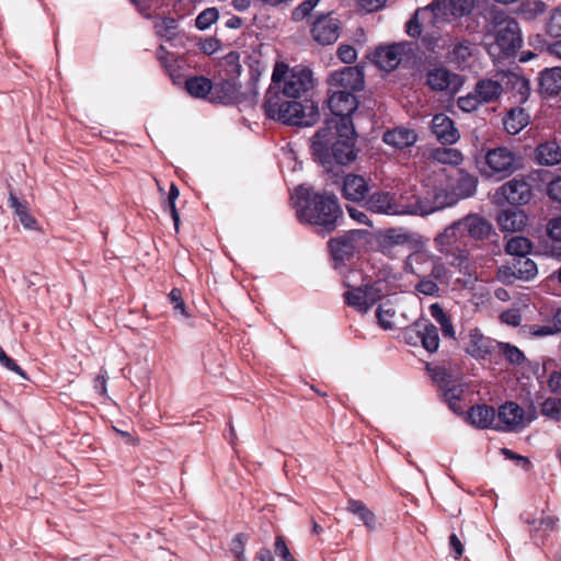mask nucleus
Here are the masks:
<instances>
[{
  "label": "nucleus",
  "instance_id": "obj_2",
  "mask_svg": "<svg viewBox=\"0 0 561 561\" xmlns=\"http://www.w3.org/2000/svg\"><path fill=\"white\" fill-rule=\"evenodd\" d=\"M295 206L301 222L320 227L327 232L333 231L343 216L335 195L314 192L304 185L295 191Z\"/></svg>",
  "mask_w": 561,
  "mask_h": 561
},
{
  "label": "nucleus",
  "instance_id": "obj_1",
  "mask_svg": "<svg viewBox=\"0 0 561 561\" xmlns=\"http://www.w3.org/2000/svg\"><path fill=\"white\" fill-rule=\"evenodd\" d=\"M313 156L324 165L332 160L347 164L355 160V129L351 118L328 119L311 139Z\"/></svg>",
  "mask_w": 561,
  "mask_h": 561
},
{
  "label": "nucleus",
  "instance_id": "obj_21",
  "mask_svg": "<svg viewBox=\"0 0 561 561\" xmlns=\"http://www.w3.org/2000/svg\"><path fill=\"white\" fill-rule=\"evenodd\" d=\"M211 102L232 104L241 101L240 84L237 79L224 78L220 82L213 84Z\"/></svg>",
  "mask_w": 561,
  "mask_h": 561
},
{
  "label": "nucleus",
  "instance_id": "obj_23",
  "mask_svg": "<svg viewBox=\"0 0 561 561\" xmlns=\"http://www.w3.org/2000/svg\"><path fill=\"white\" fill-rule=\"evenodd\" d=\"M497 194L511 205L523 206L526 198V176H516L500 186Z\"/></svg>",
  "mask_w": 561,
  "mask_h": 561
},
{
  "label": "nucleus",
  "instance_id": "obj_14",
  "mask_svg": "<svg viewBox=\"0 0 561 561\" xmlns=\"http://www.w3.org/2000/svg\"><path fill=\"white\" fill-rule=\"evenodd\" d=\"M359 239L360 232L357 230H352L343 236L331 239L329 248L333 260L336 263L351 260L357 252Z\"/></svg>",
  "mask_w": 561,
  "mask_h": 561
},
{
  "label": "nucleus",
  "instance_id": "obj_62",
  "mask_svg": "<svg viewBox=\"0 0 561 561\" xmlns=\"http://www.w3.org/2000/svg\"><path fill=\"white\" fill-rule=\"evenodd\" d=\"M547 10L545 2L540 0H528V19L542 14Z\"/></svg>",
  "mask_w": 561,
  "mask_h": 561
},
{
  "label": "nucleus",
  "instance_id": "obj_39",
  "mask_svg": "<svg viewBox=\"0 0 561 561\" xmlns=\"http://www.w3.org/2000/svg\"><path fill=\"white\" fill-rule=\"evenodd\" d=\"M548 172L535 171L528 174V179L536 181L537 179L547 182V193L549 197L561 203V176L548 179Z\"/></svg>",
  "mask_w": 561,
  "mask_h": 561
},
{
  "label": "nucleus",
  "instance_id": "obj_56",
  "mask_svg": "<svg viewBox=\"0 0 561 561\" xmlns=\"http://www.w3.org/2000/svg\"><path fill=\"white\" fill-rule=\"evenodd\" d=\"M320 0H306L294 10V19L302 20L316 8Z\"/></svg>",
  "mask_w": 561,
  "mask_h": 561
},
{
  "label": "nucleus",
  "instance_id": "obj_17",
  "mask_svg": "<svg viewBox=\"0 0 561 561\" xmlns=\"http://www.w3.org/2000/svg\"><path fill=\"white\" fill-rule=\"evenodd\" d=\"M524 419V410L514 402H506L496 413V431H516Z\"/></svg>",
  "mask_w": 561,
  "mask_h": 561
},
{
  "label": "nucleus",
  "instance_id": "obj_3",
  "mask_svg": "<svg viewBox=\"0 0 561 561\" xmlns=\"http://www.w3.org/2000/svg\"><path fill=\"white\" fill-rule=\"evenodd\" d=\"M284 98L278 91H267L263 108L268 118L296 126H311L317 122L319 112L316 105H304Z\"/></svg>",
  "mask_w": 561,
  "mask_h": 561
},
{
  "label": "nucleus",
  "instance_id": "obj_27",
  "mask_svg": "<svg viewBox=\"0 0 561 561\" xmlns=\"http://www.w3.org/2000/svg\"><path fill=\"white\" fill-rule=\"evenodd\" d=\"M382 140L397 149H403L416 142L417 134L413 129L397 127L386 131Z\"/></svg>",
  "mask_w": 561,
  "mask_h": 561
},
{
  "label": "nucleus",
  "instance_id": "obj_35",
  "mask_svg": "<svg viewBox=\"0 0 561 561\" xmlns=\"http://www.w3.org/2000/svg\"><path fill=\"white\" fill-rule=\"evenodd\" d=\"M185 88L188 94L194 98L205 99L213 94V82L204 76L188 78Z\"/></svg>",
  "mask_w": 561,
  "mask_h": 561
},
{
  "label": "nucleus",
  "instance_id": "obj_64",
  "mask_svg": "<svg viewBox=\"0 0 561 561\" xmlns=\"http://www.w3.org/2000/svg\"><path fill=\"white\" fill-rule=\"evenodd\" d=\"M449 546L455 552V559H459L463 553V546L456 534L449 536Z\"/></svg>",
  "mask_w": 561,
  "mask_h": 561
},
{
  "label": "nucleus",
  "instance_id": "obj_33",
  "mask_svg": "<svg viewBox=\"0 0 561 561\" xmlns=\"http://www.w3.org/2000/svg\"><path fill=\"white\" fill-rule=\"evenodd\" d=\"M9 204L14 209V214L19 218L21 225L26 229H36V219L28 214V203L19 201L13 192L9 193Z\"/></svg>",
  "mask_w": 561,
  "mask_h": 561
},
{
  "label": "nucleus",
  "instance_id": "obj_12",
  "mask_svg": "<svg viewBox=\"0 0 561 561\" xmlns=\"http://www.w3.org/2000/svg\"><path fill=\"white\" fill-rule=\"evenodd\" d=\"M331 89L354 92L360 91L365 85V75L363 68L358 66L344 67L341 70L332 72L328 79Z\"/></svg>",
  "mask_w": 561,
  "mask_h": 561
},
{
  "label": "nucleus",
  "instance_id": "obj_18",
  "mask_svg": "<svg viewBox=\"0 0 561 561\" xmlns=\"http://www.w3.org/2000/svg\"><path fill=\"white\" fill-rule=\"evenodd\" d=\"M432 133L442 145H454L460 135L454 121L446 114H436L432 119Z\"/></svg>",
  "mask_w": 561,
  "mask_h": 561
},
{
  "label": "nucleus",
  "instance_id": "obj_25",
  "mask_svg": "<svg viewBox=\"0 0 561 561\" xmlns=\"http://www.w3.org/2000/svg\"><path fill=\"white\" fill-rule=\"evenodd\" d=\"M468 420L470 424L478 428L495 430L496 412L493 407L486 404H478L469 410Z\"/></svg>",
  "mask_w": 561,
  "mask_h": 561
},
{
  "label": "nucleus",
  "instance_id": "obj_47",
  "mask_svg": "<svg viewBox=\"0 0 561 561\" xmlns=\"http://www.w3.org/2000/svg\"><path fill=\"white\" fill-rule=\"evenodd\" d=\"M496 347L497 352L512 364H519L524 359V353L514 345L497 342Z\"/></svg>",
  "mask_w": 561,
  "mask_h": 561
},
{
  "label": "nucleus",
  "instance_id": "obj_30",
  "mask_svg": "<svg viewBox=\"0 0 561 561\" xmlns=\"http://www.w3.org/2000/svg\"><path fill=\"white\" fill-rule=\"evenodd\" d=\"M539 89L541 93L557 95L561 91V68L553 67L540 73Z\"/></svg>",
  "mask_w": 561,
  "mask_h": 561
},
{
  "label": "nucleus",
  "instance_id": "obj_40",
  "mask_svg": "<svg viewBox=\"0 0 561 561\" xmlns=\"http://www.w3.org/2000/svg\"><path fill=\"white\" fill-rule=\"evenodd\" d=\"M220 68L225 78L237 79L241 75L240 55L237 51H230L220 60Z\"/></svg>",
  "mask_w": 561,
  "mask_h": 561
},
{
  "label": "nucleus",
  "instance_id": "obj_19",
  "mask_svg": "<svg viewBox=\"0 0 561 561\" xmlns=\"http://www.w3.org/2000/svg\"><path fill=\"white\" fill-rule=\"evenodd\" d=\"M461 227L470 238L476 241H483L492 236H496L492 225L478 214H470L460 219Z\"/></svg>",
  "mask_w": 561,
  "mask_h": 561
},
{
  "label": "nucleus",
  "instance_id": "obj_15",
  "mask_svg": "<svg viewBox=\"0 0 561 561\" xmlns=\"http://www.w3.org/2000/svg\"><path fill=\"white\" fill-rule=\"evenodd\" d=\"M394 213L396 216H425L424 195L414 188L394 195Z\"/></svg>",
  "mask_w": 561,
  "mask_h": 561
},
{
  "label": "nucleus",
  "instance_id": "obj_45",
  "mask_svg": "<svg viewBox=\"0 0 561 561\" xmlns=\"http://www.w3.org/2000/svg\"><path fill=\"white\" fill-rule=\"evenodd\" d=\"M506 252L512 256L511 261H523L526 256V238L517 236L510 239L506 243Z\"/></svg>",
  "mask_w": 561,
  "mask_h": 561
},
{
  "label": "nucleus",
  "instance_id": "obj_9",
  "mask_svg": "<svg viewBox=\"0 0 561 561\" xmlns=\"http://www.w3.org/2000/svg\"><path fill=\"white\" fill-rule=\"evenodd\" d=\"M476 0H433L432 3L422 8L417 15L432 14L431 22L437 26L446 21L449 15L463 16L469 14L474 8Z\"/></svg>",
  "mask_w": 561,
  "mask_h": 561
},
{
  "label": "nucleus",
  "instance_id": "obj_49",
  "mask_svg": "<svg viewBox=\"0 0 561 561\" xmlns=\"http://www.w3.org/2000/svg\"><path fill=\"white\" fill-rule=\"evenodd\" d=\"M421 10L422 9H417L413 19H411L408 23L407 32L411 37H417L421 35L422 28L420 25V21L428 22L431 25H433V23L431 22V20L433 19V15L432 14L417 15Z\"/></svg>",
  "mask_w": 561,
  "mask_h": 561
},
{
  "label": "nucleus",
  "instance_id": "obj_16",
  "mask_svg": "<svg viewBox=\"0 0 561 561\" xmlns=\"http://www.w3.org/2000/svg\"><path fill=\"white\" fill-rule=\"evenodd\" d=\"M328 104L334 115L332 119L350 118V115L357 108V99L348 91L330 88Z\"/></svg>",
  "mask_w": 561,
  "mask_h": 561
},
{
  "label": "nucleus",
  "instance_id": "obj_22",
  "mask_svg": "<svg viewBox=\"0 0 561 561\" xmlns=\"http://www.w3.org/2000/svg\"><path fill=\"white\" fill-rule=\"evenodd\" d=\"M404 48L403 44L378 47L374 53V61L380 69L393 70L401 62Z\"/></svg>",
  "mask_w": 561,
  "mask_h": 561
},
{
  "label": "nucleus",
  "instance_id": "obj_60",
  "mask_svg": "<svg viewBox=\"0 0 561 561\" xmlns=\"http://www.w3.org/2000/svg\"><path fill=\"white\" fill-rule=\"evenodd\" d=\"M548 234L556 241H561V217L552 218L548 224Z\"/></svg>",
  "mask_w": 561,
  "mask_h": 561
},
{
  "label": "nucleus",
  "instance_id": "obj_61",
  "mask_svg": "<svg viewBox=\"0 0 561 561\" xmlns=\"http://www.w3.org/2000/svg\"><path fill=\"white\" fill-rule=\"evenodd\" d=\"M220 42L216 38L209 37L199 43V48L207 55L214 54L219 48Z\"/></svg>",
  "mask_w": 561,
  "mask_h": 561
},
{
  "label": "nucleus",
  "instance_id": "obj_57",
  "mask_svg": "<svg viewBox=\"0 0 561 561\" xmlns=\"http://www.w3.org/2000/svg\"><path fill=\"white\" fill-rule=\"evenodd\" d=\"M336 55L344 64H352L357 58L356 49L351 45H341L337 48Z\"/></svg>",
  "mask_w": 561,
  "mask_h": 561
},
{
  "label": "nucleus",
  "instance_id": "obj_37",
  "mask_svg": "<svg viewBox=\"0 0 561 561\" xmlns=\"http://www.w3.org/2000/svg\"><path fill=\"white\" fill-rule=\"evenodd\" d=\"M430 158L438 163L450 165H459L463 161V156L458 149L447 147L433 149Z\"/></svg>",
  "mask_w": 561,
  "mask_h": 561
},
{
  "label": "nucleus",
  "instance_id": "obj_34",
  "mask_svg": "<svg viewBox=\"0 0 561 561\" xmlns=\"http://www.w3.org/2000/svg\"><path fill=\"white\" fill-rule=\"evenodd\" d=\"M526 273V261H510L507 265L501 266L497 272V278L503 284H512L516 279H523Z\"/></svg>",
  "mask_w": 561,
  "mask_h": 561
},
{
  "label": "nucleus",
  "instance_id": "obj_51",
  "mask_svg": "<svg viewBox=\"0 0 561 561\" xmlns=\"http://www.w3.org/2000/svg\"><path fill=\"white\" fill-rule=\"evenodd\" d=\"M457 105L461 111L470 113L476 111L481 105V102L474 95V91H472L469 92L467 95L460 96L457 100Z\"/></svg>",
  "mask_w": 561,
  "mask_h": 561
},
{
  "label": "nucleus",
  "instance_id": "obj_24",
  "mask_svg": "<svg viewBox=\"0 0 561 561\" xmlns=\"http://www.w3.org/2000/svg\"><path fill=\"white\" fill-rule=\"evenodd\" d=\"M457 203L450 190L435 187L432 192H427L424 195L425 216L454 206Z\"/></svg>",
  "mask_w": 561,
  "mask_h": 561
},
{
  "label": "nucleus",
  "instance_id": "obj_11",
  "mask_svg": "<svg viewBox=\"0 0 561 561\" xmlns=\"http://www.w3.org/2000/svg\"><path fill=\"white\" fill-rule=\"evenodd\" d=\"M342 24L331 13L317 15L311 23L310 33L314 42L321 46L334 44L341 34Z\"/></svg>",
  "mask_w": 561,
  "mask_h": 561
},
{
  "label": "nucleus",
  "instance_id": "obj_5",
  "mask_svg": "<svg viewBox=\"0 0 561 561\" xmlns=\"http://www.w3.org/2000/svg\"><path fill=\"white\" fill-rule=\"evenodd\" d=\"M273 87L283 96L299 99L314 87L312 71L304 66L289 68L285 64H277L272 75Z\"/></svg>",
  "mask_w": 561,
  "mask_h": 561
},
{
  "label": "nucleus",
  "instance_id": "obj_44",
  "mask_svg": "<svg viewBox=\"0 0 561 561\" xmlns=\"http://www.w3.org/2000/svg\"><path fill=\"white\" fill-rule=\"evenodd\" d=\"M154 30L159 37L171 41L176 36L178 21L173 18H158L154 21Z\"/></svg>",
  "mask_w": 561,
  "mask_h": 561
},
{
  "label": "nucleus",
  "instance_id": "obj_7",
  "mask_svg": "<svg viewBox=\"0 0 561 561\" xmlns=\"http://www.w3.org/2000/svg\"><path fill=\"white\" fill-rule=\"evenodd\" d=\"M466 233L461 227L460 219L447 226L434 239L436 249L446 256L449 263L462 267L468 262V251L462 245Z\"/></svg>",
  "mask_w": 561,
  "mask_h": 561
},
{
  "label": "nucleus",
  "instance_id": "obj_52",
  "mask_svg": "<svg viewBox=\"0 0 561 561\" xmlns=\"http://www.w3.org/2000/svg\"><path fill=\"white\" fill-rule=\"evenodd\" d=\"M420 282L416 284L415 289L417 293L425 296H436L438 294V286L428 277H419Z\"/></svg>",
  "mask_w": 561,
  "mask_h": 561
},
{
  "label": "nucleus",
  "instance_id": "obj_59",
  "mask_svg": "<svg viewBox=\"0 0 561 561\" xmlns=\"http://www.w3.org/2000/svg\"><path fill=\"white\" fill-rule=\"evenodd\" d=\"M501 320L508 325L517 327L520 324L522 314L517 309H508L501 313Z\"/></svg>",
  "mask_w": 561,
  "mask_h": 561
},
{
  "label": "nucleus",
  "instance_id": "obj_10",
  "mask_svg": "<svg viewBox=\"0 0 561 561\" xmlns=\"http://www.w3.org/2000/svg\"><path fill=\"white\" fill-rule=\"evenodd\" d=\"M404 270L417 277H432L433 279H440L446 275L444 264L426 251L411 253L404 262Z\"/></svg>",
  "mask_w": 561,
  "mask_h": 561
},
{
  "label": "nucleus",
  "instance_id": "obj_38",
  "mask_svg": "<svg viewBox=\"0 0 561 561\" xmlns=\"http://www.w3.org/2000/svg\"><path fill=\"white\" fill-rule=\"evenodd\" d=\"M504 128L511 135H517L526 127L524 108H512L504 118Z\"/></svg>",
  "mask_w": 561,
  "mask_h": 561
},
{
  "label": "nucleus",
  "instance_id": "obj_53",
  "mask_svg": "<svg viewBox=\"0 0 561 561\" xmlns=\"http://www.w3.org/2000/svg\"><path fill=\"white\" fill-rule=\"evenodd\" d=\"M274 551L276 556H278L284 561H297L290 553L286 540L283 536H277L275 538Z\"/></svg>",
  "mask_w": 561,
  "mask_h": 561
},
{
  "label": "nucleus",
  "instance_id": "obj_13",
  "mask_svg": "<svg viewBox=\"0 0 561 561\" xmlns=\"http://www.w3.org/2000/svg\"><path fill=\"white\" fill-rule=\"evenodd\" d=\"M408 343L416 344L419 341L430 353H434L439 346L438 329L427 321H417L404 332Z\"/></svg>",
  "mask_w": 561,
  "mask_h": 561
},
{
  "label": "nucleus",
  "instance_id": "obj_8",
  "mask_svg": "<svg viewBox=\"0 0 561 561\" xmlns=\"http://www.w3.org/2000/svg\"><path fill=\"white\" fill-rule=\"evenodd\" d=\"M482 174L486 178L505 179L523 167V158L505 147L490 149L484 157Z\"/></svg>",
  "mask_w": 561,
  "mask_h": 561
},
{
  "label": "nucleus",
  "instance_id": "obj_54",
  "mask_svg": "<svg viewBox=\"0 0 561 561\" xmlns=\"http://www.w3.org/2000/svg\"><path fill=\"white\" fill-rule=\"evenodd\" d=\"M547 33L551 37H560L561 36V11L556 10L550 15V19L547 23L546 27Z\"/></svg>",
  "mask_w": 561,
  "mask_h": 561
},
{
  "label": "nucleus",
  "instance_id": "obj_58",
  "mask_svg": "<svg viewBox=\"0 0 561 561\" xmlns=\"http://www.w3.org/2000/svg\"><path fill=\"white\" fill-rule=\"evenodd\" d=\"M247 536L242 533L237 534L231 543V551L238 559H242L244 556V546Z\"/></svg>",
  "mask_w": 561,
  "mask_h": 561
},
{
  "label": "nucleus",
  "instance_id": "obj_42",
  "mask_svg": "<svg viewBox=\"0 0 561 561\" xmlns=\"http://www.w3.org/2000/svg\"><path fill=\"white\" fill-rule=\"evenodd\" d=\"M443 397L448 402L449 408L455 412H460V398L463 392L461 385L444 382L442 386Z\"/></svg>",
  "mask_w": 561,
  "mask_h": 561
},
{
  "label": "nucleus",
  "instance_id": "obj_26",
  "mask_svg": "<svg viewBox=\"0 0 561 561\" xmlns=\"http://www.w3.org/2000/svg\"><path fill=\"white\" fill-rule=\"evenodd\" d=\"M342 192L346 199L360 202L368 192V185L363 176L348 174L344 178Z\"/></svg>",
  "mask_w": 561,
  "mask_h": 561
},
{
  "label": "nucleus",
  "instance_id": "obj_31",
  "mask_svg": "<svg viewBox=\"0 0 561 561\" xmlns=\"http://www.w3.org/2000/svg\"><path fill=\"white\" fill-rule=\"evenodd\" d=\"M497 222L505 231H520L526 226V214L522 209H507L499 215Z\"/></svg>",
  "mask_w": 561,
  "mask_h": 561
},
{
  "label": "nucleus",
  "instance_id": "obj_4",
  "mask_svg": "<svg viewBox=\"0 0 561 561\" xmlns=\"http://www.w3.org/2000/svg\"><path fill=\"white\" fill-rule=\"evenodd\" d=\"M343 284L347 288L343 295L346 305L362 313H366L383 297L385 284L381 280L365 282L359 271H350Z\"/></svg>",
  "mask_w": 561,
  "mask_h": 561
},
{
  "label": "nucleus",
  "instance_id": "obj_50",
  "mask_svg": "<svg viewBox=\"0 0 561 561\" xmlns=\"http://www.w3.org/2000/svg\"><path fill=\"white\" fill-rule=\"evenodd\" d=\"M541 412L556 421H561V400L547 399L541 405Z\"/></svg>",
  "mask_w": 561,
  "mask_h": 561
},
{
  "label": "nucleus",
  "instance_id": "obj_63",
  "mask_svg": "<svg viewBox=\"0 0 561 561\" xmlns=\"http://www.w3.org/2000/svg\"><path fill=\"white\" fill-rule=\"evenodd\" d=\"M347 211H348L351 218H353L357 222L363 224V225H367V226H371V224H370V221L368 219V216L366 215V213L364 210L358 209V208L353 207V206H348L347 207Z\"/></svg>",
  "mask_w": 561,
  "mask_h": 561
},
{
  "label": "nucleus",
  "instance_id": "obj_6",
  "mask_svg": "<svg viewBox=\"0 0 561 561\" xmlns=\"http://www.w3.org/2000/svg\"><path fill=\"white\" fill-rule=\"evenodd\" d=\"M494 30V43L490 45L489 51L495 55L496 51L505 57H513L523 44L522 32L518 23L500 12H494L492 18Z\"/></svg>",
  "mask_w": 561,
  "mask_h": 561
},
{
  "label": "nucleus",
  "instance_id": "obj_41",
  "mask_svg": "<svg viewBox=\"0 0 561 561\" xmlns=\"http://www.w3.org/2000/svg\"><path fill=\"white\" fill-rule=\"evenodd\" d=\"M347 510L357 515L358 518L365 524L366 527L373 529L375 527V514L367 508V506L358 500H348Z\"/></svg>",
  "mask_w": 561,
  "mask_h": 561
},
{
  "label": "nucleus",
  "instance_id": "obj_46",
  "mask_svg": "<svg viewBox=\"0 0 561 561\" xmlns=\"http://www.w3.org/2000/svg\"><path fill=\"white\" fill-rule=\"evenodd\" d=\"M379 325L385 330L394 328L396 310L390 304H381L376 312Z\"/></svg>",
  "mask_w": 561,
  "mask_h": 561
},
{
  "label": "nucleus",
  "instance_id": "obj_48",
  "mask_svg": "<svg viewBox=\"0 0 561 561\" xmlns=\"http://www.w3.org/2000/svg\"><path fill=\"white\" fill-rule=\"evenodd\" d=\"M218 18L219 12L216 8H207L197 15L195 25L199 30H206L213 25Z\"/></svg>",
  "mask_w": 561,
  "mask_h": 561
},
{
  "label": "nucleus",
  "instance_id": "obj_43",
  "mask_svg": "<svg viewBox=\"0 0 561 561\" xmlns=\"http://www.w3.org/2000/svg\"><path fill=\"white\" fill-rule=\"evenodd\" d=\"M529 330L534 336H545L561 332V308L553 312L552 320H549L547 324L541 327L531 325Z\"/></svg>",
  "mask_w": 561,
  "mask_h": 561
},
{
  "label": "nucleus",
  "instance_id": "obj_36",
  "mask_svg": "<svg viewBox=\"0 0 561 561\" xmlns=\"http://www.w3.org/2000/svg\"><path fill=\"white\" fill-rule=\"evenodd\" d=\"M536 159L540 164H557L561 161V148L554 141L545 142L537 148Z\"/></svg>",
  "mask_w": 561,
  "mask_h": 561
},
{
  "label": "nucleus",
  "instance_id": "obj_20",
  "mask_svg": "<svg viewBox=\"0 0 561 561\" xmlns=\"http://www.w3.org/2000/svg\"><path fill=\"white\" fill-rule=\"evenodd\" d=\"M477 184V178L463 170H457L455 175L449 178V190L457 202L474 195Z\"/></svg>",
  "mask_w": 561,
  "mask_h": 561
},
{
  "label": "nucleus",
  "instance_id": "obj_29",
  "mask_svg": "<svg viewBox=\"0 0 561 561\" xmlns=\"http://www.w3.org/2000/svg\"><path fill=\"white\" fill-rule=\"evenodd\" d=\"M367 209L378 214L396 216L394 195L388 192H377L367 201Z\"/></svg>",
  "mask_w": 561,
  "mask_h": 561
},
{
  "label": "nucleus",
  "instance_id": "obj_28",
  "mask_svg": "<svg viewBox=\"0 0 561 561\" xmlns=\"http://www.w3.org/2000/svg\"><path fill=\"white\" fill-rule=\"evenodd\" d=\"M473 91L481 104H484L496 101L503 92V87L496 80L481 79L476 83Z\"/></svg>",
  "mask_w": 561,
  "mask_h": 561
},
{
  "label": "nucleus",
  "instance_id": "obj_32",
  "mask_svg": "<svg viewBox=\"0 0 561 561\" xmlns=\"http://www.w3.org/2000/svg\"><path fill=\"white\" fill-rule=\"evenodd\" d=\"M457 80L458 76L450 73L447 69L434 68L428 71L426 82L434 91H445Z\"/></svg>",
  "mask_w": 561,
  "mask_h": 561
},
{
  "label": "nucleus",
  "instance_id": "obj_55",
  "mask_svg": "<svg viewBox=\"0 0 561 561\" xmlns=\"http://www.w3.org/2000/svg\"><path fill=\"white\" fill-rule=\"evenodd\" d=\"M169 300L171 304H173V309L175 313H181L185 318L188 317V313L186 312L185 308V302L182 298V293L180 289L173 288L169 294Z\"/></svg>",
  "mask_w": 561,
  "mask_h": 561
}]
</instances>
